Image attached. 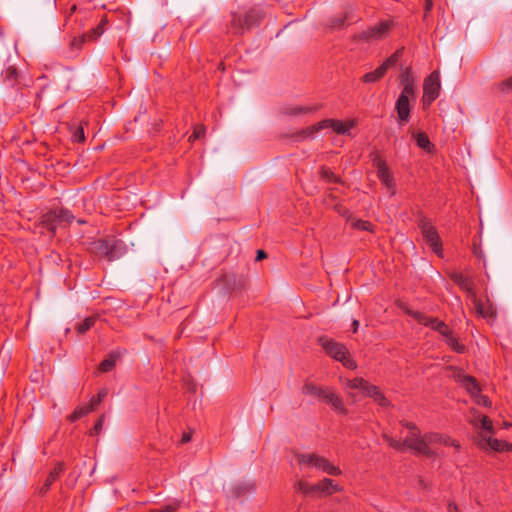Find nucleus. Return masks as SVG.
<instances>
[{
    "instance_id": "obj_18",
    "label": "nucleus",
    "mask_w": 512,
    "mask_h": 512,
    "mask_svg": "<svg viewBox=\"0 0 512 512\" xmlns=\"http://www.w3.org/2000/svg\"><path fill=\"white\" fill-rule=\"evenodd\" d=\"M42 224L50 233L55 234L56 228L60 226L55 210H51L42 216Z\"/></svg>"
},
{
    "instance_id": "obj_58",
    "label": "nucleus",
    "mask_w": 512,
    "mask_h": 512,
    "mask_svg": "<svg viewBox=\"0 0 512 512\" xmlns=\"http://www.w3.org/2000/svg\"><path fill=\"white\" fill-rule=\"evenodd\" d=\"M411 425H414V424H413V423H410V422H406V423L404 424V426H405L407 429H409V431H410V432H411Z\"/></svg>"
},
{
    "instance_id": "obj_30",
    "label": "nucleus",
    "mask_w": 512,
    "mask_h": 512,
    "mask_svg": "<svg viewBox=\"0 0 512 512\" xmlns=\"http://www.w3.org/2000/svg\"><path fill=\"white\" fill-rule=\"evenodd\" d=\"M55 213L60 225L69 224L74 220L73 214L68 209H55Z\"/></svg>"
},
{
    "instance_id": "obj_31",
    "label": "nucleus",
    "mask_w": 512,
    "mask_h": 512,
    "mask_svg": "<svg viewBox=\"0 0 512 512\" xmlns=\"http://www.w3.org/2000/svg\"><path fill=\"white\" fill-rule=\"evenodd\" d=\"M96 322V317L94 316H89L87 318H85L83 321L79 322L76 326H75V330L79 333V334H84L86 333L91 327L94 326Z\"/></svg>"
},
{
    "instance_id": "obj_12",
    "label": "nucleus",
    "mask_w": 512,
    "mask_h": 512,
    "mask_svg": "<svg viewBox=\"0 0 512 512\" xmlns=\"http://www.w3.org/2000/svg\"><path fill=\"white\" fill-rule=\"evenodd\" d=\"M395 109L397 111L398 123L400 125L406 124L410 119V99L406 98L404 95H399L395 104Z\"/></svg>"
},
{
    "instance_id": "obj_37",
    "label": "nucleus",
    "mask_w": 512,
    "mask_h": 512,
    "mask_svg": "<svg viewBox=\"0 0 512 512\" xmlns=\"http://www.w3.org/2000/svg\"><path fill=\"white\" fill-rule=\"evenodd\" d=\"M402 90L400 95H404L408 99H416V86L415 85H401Z\"/></svg>"
},
{
    "instance_id": "obj_45",
    "label": "nucleus",
    "mask_w": 512,
    "mask_h": 512,
    "mask_svg": "<svg viewBox=\"0 0 512 512\" xmlns=\"http://www.w3.org/2000/svg\"><path fill=\"white\" fill-rule=\"evenodd\" d=\"M345 18L344 17H336L330 20L329 27L330 28H340L344 25Z\"/></svg>"
},
{
    "instance_id": "obj_33",
    "label": "nucleus",
    "mask_w": 512,
    "mask_h": 512,
    "mask_svg": "<svg viewBox=\"0 0 512 512\" xmlns=\"http://www.w3.org/2000/svg\"><path fill=\"white\" fill-rule=\"evenodd\" d=\"M445 342L453 351L457 353H463L465 351V346L460 344L458 339L455 338L452 333L445 338Z\"/></svg>"
},
{
    "instance_id": "obj_54",
    "label": "nucleus",
    "mask_w": 512,
    "mask_h": 512,
    "mask_svg": "<svg viewBox=\"0 0 512 512\" xmlns=\"http://www.w3.org/2000/svg\"><path fill=\"white\" fill-rule=\"evenodd\" d=\"M191 440V435L189 433H183L181 438V443H187Z\"/></svg>"
},
{
    "instance_id": "obj_49",
    "label": "nucleus",
    "mask_w": 512,
    "mask_h": 512,
    "mask_svg": "<svg viewBox=\"0 0 512 512\" xmlns=\"http://www.w3.org/2000/svg\"><path fill=\"white\" fill-rule=\"evenodd\" d=\"M74 140L77 142H83L85 140L84 130L83 127H78L76 131L74 132Z\"/></svg>"
},
{
    "instance_id": "obj_57",
    "label": "nucleus",
    "mask_w": 512,
    "mask_h": 512,
    "mask_svg": "<svg viewBox=\"0 0 512 512\" xmlns=\"http://www.w3.org/2000/svg\"><path fill=\"white\" fill-rule=\"evenodd\" d=\"M432 5H433V3H432V1H431V0H426V5H425V9H426V11L431 10Z\"/></svg>"
},
{
    "instance_id": "obj_42",
    "label": "nucleus",
    "mask_w": 512,
    "mask_h": 512,
    "mask_svg": "<svg viewBox=\"0 0 512 512\" xmlns=\"http://www.w3.org/2000/svg\"><path fill=\"white\" fill-rule=\"evenodd\" d=\"M104 423V416H101L95 423L94 427L91 429V435H98L102 431Z\"/></svg>"
},
{
    "instance_id": "obj_55",
    "label": "nucleus",
    "mask_w": 512,
    "mask_h": 512,
    "mask_svg": "<svg viewBox=\"0 0 512 512\" xmlns=\"http://www.w3.org/2000/svg\"><path fill=\"white\" fill-rule=\"evenodd\" d=\"M358 327H359V321H358V320H354V321L352 322V331H353L354 333H356V332H357V330H358Z\"/></svg>"
},
{
    "instance_id": "obj_19",
    "label": "nucleus",
    "mask_w": 512,
    "mask_h": 512,
    "mask_svg": "<svg viewBox=\"0 0 512 512\" xmlns=\"http://www.w3.org/2000/svg\"><path fill=\"white\" fill-rule=\"evenodd\" d=\"M317 488H320L322 494L331 495L341 491V487L330 478H324L317 483Z\"/></svg>"
},
{
    "instance_id": "obj_29",
    "label": "nucleus",
    "mask_w": 512,
    "mask_h": 512,
    "mask_svg": "<svg viewBox=\"0 0 512 512\" xmlns=\"http://www.w3.org/2000/svg\"><path fill=\"white\" fill-rule=\"evenodd\" d=\"M118 356L114 353L109 354L107 358L102 360L99 364V370L101 372H110L116 365Z\"/></svg>"
},
{
    "instance_id": "obj_38",
    "label": "nucleus",
    "mask_w": 512,
    "mask_h": 512,
    "mask_svg": "<svg viewBox=\"0 0 512 512\" xmlns=\"http://www.w3.org/2000/svg\"><path fill=\"white\" fill-rule=\"evenodd\" d=\"M321 177L328 182H338V177L328 168H321Z\"/></svg>"
},
{
    "instance_id": "obj_25",
    "label": "nucleus",
    "mask_w": 512,
    "mask_h": 512,
    "mask_svg": "<svg viewBox=\"0 0 512 512\" xmlns=\"http://www.w3.org/2000/svg\"><path fill=\"white\" fill-rule=\"evenodd\" d=\"M93 411V405L77 406L75 410L68 416L70 422H75Z\"/></svg>"
},
{
    "instance_id": "obj_5",
    "label": "nucleus",
    "mask_w": 512,
    "mask_h": 512,
    "mask_svg": "<svg viewBox=\"0 0 512 512\" xmlns=\"http://www.w3.org/2000/svg\"><path fill=\"white\" fill-rule=\"evenodd\" d=\"M319 342L329 356L341 362L348 369H356L357 364L350 358L349 351L345 345L327 337H321Z\"/></svg>"
},
{
    "instance_id": "obj_40",
    "label": "nucleus",
    "mask_w": 512,
    "mask_h": 512,
    "mask_svg": "<svg viewBox=\"0 0 512 512\" xmlns=\"http://www.w3.org/2000/svg\"><path fill=\"white\" fill-rule=\"evenodd\" d=\"M108 395L107 389H101L96 396H93L91 399L90 405H93V409L99 405L103 399Z\"/></svg>"
},
{
    "instance_id": "obj_52",
    "label": "nucleus",
    "mask_w": 512,
    "mask_h": 512,
    "mask_svg": "<svg viewBox=\"0 0 512 512\" xmlns=\"http://www.w3.org/2000/svg\"><path fill=\"white\" fill-rule=\"evenodd\" d=\"M477 398H478V400H477L478 404H482V405H488L489 404V400H488V398L486 396H482V395L479 394V396Z\"/></svg>"
},
{
    "instance_id": "obj_4",
    "label": "nucleus",
    "mask_w": 512,
    "mask_h": 512,
    "mask_svg": "<svg viewBox=\"0 0 512 512\" xmlns=\"http://www.w3.org/2000/svg\"><path fill=\"white\" fill-rule=\"evenodd\" d=\"M299 465L316 468L328 475L339 476L342 471L339 467L332 464L327 458L316 453H301L296 455Z\"/></svg>"
},
{
    "instance_id": "obj_9",
    "label": "nucleus",
    "mask_w": 512,
    "mask_h": 512,
    "mask_svg": "<svg viewBox=\"0 0 512 512\" xmlns=\"http://www.w3.org/2000/svg\"><path fill=\"white\" fill-rule=\"evenodd\" d=\"M391 29L390 21H382L377 25L369 27L367 30L354 36L356 40L364 42H374L386 37Z\"/></svg>"
},
{
    "instance_id": "obj_6",
    "label": "nucleus",
    "mask_w": 512,
    "mask_h": 512,
    "mask_svg": "<svg viewBox=\"0 0 512 512\" xmlns=\"http://www.w3.org/2000/svg\"><path fill=\"white\" fill-rule=\"evenodd\" d=\"M91 250L96 256L114 261L123 254V243L115 239H99L91 244Z\"/></svg>"
},
{
    "instance_id": "obj_21",
    "label": "nucleus",
    "mask_w": 512,
    "mask_h": 512,
    "mask_svg": "<svg viewBox=\"0 0 512 512\" xmlns=\"http://www.w3.org/2000/svg\"><path fill=\"white\" fill-rule=\"evenodd\" d=\"M324 389L313 382H306L301 391L304 395L312 396L314 398L320 399L322 394L324 393Z\"/></svg>"
},
{
    "instance_id": "obj_44",
    "label": "nucleus",
    "mask_w": 512,
    "mask_h": 512,
    "mask_svg": "<svg viewBox=\"0 0 512 512\" xmlns=\"http://www.w3.org/2000/svg\"><path fill=\"white\" fill-rule=\"evenodd\" d=\"M436 331L444 338L448 337L452 333V330L444 322L438 324V329Z\"/></svg>"
},
{
    "instance_id": "obj_43",
    "label": "nucleus",
    "mask_w": 512,
    "mask_h": 512,
    "mask_svg": "<svg viewBox=\"0 0 512 512\" xmlns=\"http://www.w3.org/2000/svg\"><path fill=\"white\" fill-rule=\"evenodd\" d=\"M499 88L502 92L512 91V77H509L499 84Z\"/></svg>"
},
{
    "instance_id": "obj_8",
    "label": "nucleus",
    "mask_w": 512,
    "mask_h": 512,
    "mask_svg": "<svg viewBox=\"0 0 512 512\" xmlns=\"http://www.w3.org/2000/svg\"><path fill=\"white\" fill-rule=\"evenodd\" d=\"M419 227L425 243L435 252L438 256L442 255V241L436 228L426 219H421Z\"/></svg>"
},
{
    "instance_id": "obj_13",
    "label": "nucleus",
    "mask_w": 512,
    "mask_h": 512,
    "mask_svg": "<svg viewBox=\"0 0 512 512\" xmlns=\"http://www.w3.org/2000/svg\"><path fill=\"white\" fill-rule=\"evenodd\" d=\"M320 400L331 405L333 409L339 413L346 414L347 409L344 407L342 399L336 395L331 388H325Z\"/></svg>"
},
{
    "instance_id": "obj_41",
    "label": "nucleus",
    "mask_w": 512,
    "mask_h": 512,
    "mask_svg": "<svg viewBox=\"0 0 512 512\" xmlns=\"http://www.w3.org/2000/svg\"><path fill=\"white\" fill-rule=\"evenodd\" d=\"M384 438L385 441L389 444V446L393 447L396 450H402L405 447L404 442L398 441L387 435H385Z\"/></svg>"
},
{
    "instance_id": "obj_27",
    "label": "nucleus",
    "mask_w": 512,
    "mask_h": 512,
    "mask_svg": "<svg viewBox=\"0 0 512 512\" xmlns=\"http://www.w3.org/2000/svg\"><path fill=\"white\" fill-rule=\"evenodd\" d=\"M349 223L353 229L373 232V225L369 221L362 219H349Z\"/></svg>"
},
{
    "instance_id": "obj_36",
    "label": "nucleus",
    "mask_w": 512,
    "mask_h": 512,
    "mask_svg": "<svg viewBox=\"0 0 512 512\" xmlns=\"http://www.w3.org/2000/svg\"><path fill=\"white\" fill-rule=\"evenodd\" d=\"M416 143L420 148L426 150H429L431 146L428 136L423 132H420L416 135Z\"/></svg>"
},
{
    "instance_id": "obj_48",
    "label": "nucleus",
    "mask_w": 512,
    "mask_h": 512,
    "mask_svg": "<svg viewBox=\"0 0 512 512\" xmlns=\"http://www.w3.org/2000/svg\"><path fill=\"white\" fill-rule=\"evenodd\" d=\"M312 111L309 107H295L287 110L288 114L294 115V114H300V113H307Z\"/></svg>"
},
{
    "instance_id": "obj_39",
    "label": "nucleus",
    "mask_w": 512,
    "mask_h": 512,
    "mask_svg": "<svg viewBox=\"0 0 512 512\" xmlns=\"http://www.w3.org/2000/svg\"><path fill=\"white\" fill-rule=\"evenodd\" d=\"M179 507H180L179 502H173V503L167 504L163 507L153 509V510H151V512H177Z\"/></svg>"
},
{
    "instance_id": "obj_23",
    "label": "nucleus",
    "mask_w": 512,
    "mask_h": 512,
    "mask_svg": "<svg viewBox=\"0 0 512 512\" xmlns=\"http://www.w3.org/2000/svg\"><path fill=\"white\" fill-rule=\"evenodd\" d=\"M385 74H386L385 68L381 67V65H380L374 71L366 73L362 77V81L365 83H374V82L381 80Z\"/></svg>"
},
{
    "instance_id": "obj_16",
    "label": "nucleus",
    "mask_w": 512,
    "mask_h": 512,
    "mask_svg": "<svg viewBox=\"0 0 512 512\" xmlns=\"http://www.w3.org/2000/svg\"><path fill=\"white\" fill-rule=\"evenodd\" d=\"M64 466L62 463H58L49 473L47 476L44 485L40 489V493L44 494L46 493L51 485L59 478L60 474L63 472Z\"/></svg>"
},
{
    "instance_id": "obj_46",
    "label": "nucleus",
    "mask_w": 512,
    "mask_h": 512,
    "mask_svg": "<svg viewBox=\"0 0 512 512\" xmlns=\"http://www.w3.org/2000/svg\"><path fill=\"white\" fill-rule=\"evenodd\" d=\"M439 435L442 437V439L436 441L435 443H440V444H443L445 446L452 445V446H455L456 448L459 447V444H457L454 440L450 439L449 437H447L445 435H442V434H439Z\"/></svg>"
},
{
    "instance_id": "obj_1",
    "label": "nucleus",
    "mask_w": 512,
    "mask_h": 512,
    "mask_svg": "<svg viewBox=\"0 0 512 512\" xmlns=\"http://www.w3.org/2000/svg\"><path fill=\"white\" fill-rule=\"evenodd\" d=\"M469 422L477 429L478 432V443L481 448L492 449L497 452L508 450V443L502 440L493 438L494 427L491 419L477 411H472V417Z\"/></svg>"
},
{
    "instance_id": "obj_47",
    "label": "nucleus",
    "mask_w": 512,
    "mask_h": 512,
    "mask_svg": "<svg viewBox=\"0 0 512 512\" xmlns=\"http://www.w3.org/2000/svg\"><path fill=\"white\" fill-rule=\"evenodd\" d=\"M309 483L306 482V481H303V480H300L299 482H297L296 484V489L306 495L309 494Z\"/></svg>"
},
{
    "instance_id": "obj_26",
    "label": "nucleus",
    "mask_w": 512,
    "mask_h": 512,
    "mask_svg": "<svg viewBox=\"0 0 512 512\" xmlns=\"http://www.w3.org/2000/svg\"><path fill=\"white\" fill-rule=\"evenodd\" d=\"M368 396L372 397L374 401L381 407H388L390 405L389 400L382 394L379 388L375 385L373 386V388H370V393Z\"/></svg>"
},
{
    "instance_id": "obj_28",
    "label": "nucleus",
    "mask_w": 512,
    "mask_h": 512,
    "mask_svg": "<svg viewBox=\"0 0 512 512\" xmlns=\"http://www.w3.org/2000/svg\"><path fill=\"white\" fill-rule=\"evenodd\" d=\"M231 26L236 34H242L245 30H248L244 18L235 13L232 14Z\"/></svg>"
},
{
    "instance_id": "obj_2",
    "label": "nucleus",
    "mask_w": 512,
    "mask_h": 512,
    "mask_svg": "<svg viewBox=\"0 0 512 512\" xmlns=\"http://www.w3.org/2000/svg\"><path fill=\"white\" fill-rule=\"evenodd\" d=\"M441 439L442 437L438 433H427L421 436L416 425H411V432L403 442L405 447L414 450L417 454L432 457L434 452L430 445Z\"/></svg>"
},
{
    "instance_id": "obj_14",
    "label": "nucleus",
    "mask_w": 512,
    "mask_h": 512,
    "mask_svg": "<svg viewBox=\"0 0 512 512\" xmlns=\"http://www.w3.org/2000/svg\"><path fill=\"white\" fill-rule=\"evenodd\" d=\"M410 315L421 325L431 328L436 331L438 329V324H441L443 321L438 318L428 316L422 312L414 311L411 312Z\"/></svg>"
},
{
    "instance_id": "obj_7",
    "label": "nucleus",
    "mask_w": 512,
    "mask_h": 512,
    "mask_svg": "<svg viewBox=\"0 0 512 512\" xmlns=\"http://www.w3.org/2000/svg\"><path fill=\"white\" fill-rule=\"evenodd\" d=\"M441 89L440 83V74L438 71H433L430 75H428L423 83V105L424 107H429L432 102H434L439 94Z\"/></svg>"
},
{
    "instance_id": "obj_20",
    "label": "nucleus",
    "mask_w": 512,
    "mask_h": 512,
    "mask_svg": "<svg viewBox=\"0 0 512 512\" xmlns=\"http://www.w3.org/2000/svg\"><path fill=\"white\" fill-rule=\"evenodd\" d=\"M263 17L262 12L259 9L252 8L243 17L245 20V25L247 29H250L254 26L259 25L261 19Z\"/></svg>"
},
{
    "instance_id": "obj_10",
    "label": "nucleus",
    "mask_w": 512,
    "mask_h": 512,
    "mask_svg": "<svg viewBox=\"0 0 512 512\" xmlns=\"http://www.w3.org/2000/svg\"><path fill=\"white\" fill-rule=\"evenodd\" d=\"M373 165L377 168V176L381 183L391 190V194L395 193V182L392 173L390 172L385 160L379 155H375L373 158Z\"/></svg>"
},
{
    "instance_id": "obj_50",
    "label": "nucleus",
    "mask_w": 512,
    "mask_h": 512,
    "mask_svg": "<svg viewBox=\"0 0 512 512\" xmlns=\"http://www.w3.org/2000/svg\"><path fill=\"white\" fill-rule=\"evenodd\" d=\"M204 127H196L194 129V132L192 133V135L189 137V140H196V139H199L203 134H204Z\"/></svg>"
},
{
    "instance_id": "obj_32",
    "label": "nucleus",
    "mask_w": 512,
    "mask_h": 512,
    "mask_svg": "<svg viewBox=\"0 0 512 512\" xmlns=\"http://www.w3.org/2000/svg\"><path fill=\"white\" fill-rule=\"evenodd\" d=\"M106 23V19H102L100 24L91 29L89 32L83 35V40H95L104 32V24Z\"/></svg>"
},
{
    "instance_id": "obj_22",
    "label": "nucleus",
    "mask_w": 512,
    "mask_h": 512,
    "mask_svg": "<svg viewBox=\"0 0 512 512\" xmlns=\"http://www.w3.org/2000/svg\"><path fill=\"white\" fill-rule=\"evenodd\" d=\"M470 299L473 301L475 310L480 316L484 318L492 316L493 310L490 304L483 303L481 300L477 299L476 295L475 298Z\"/></svg>"
},
{
    "instance_id": "obj_53",
    "label": "nucleus",
    "mask_w": 512,
    "mask_h": 512,
    "mask_svg": "<svg viewBox=\"0 0 512 512\" xmlns=\"http://www.w3.org/2000/svg\"><path fill=\"white\" fill-rule=\"evenodd\" d=\"M267 257V254L263 250H258L256 255V261H260Z\"/></svg>"
},
{
    "instance_id": "obj_56",
    "label": "nucleus",
    "mask_w": 512,
    "mask_h": 512,
    "mask_svg": "<svg viewBox=\"0 0 512 512\" xmlns=\"http://www.w3.org/2000/svg\"><path fill=\"white\" fill-rule=\"evenodd\" d=\"M448 512H457V506L450 503L448 506Z\"/></svg>"
},
{
    "instance_id": "obj_35",
    "label": "nucleus",
    "mask_w": 512,
    "mask_h": 512,
    "mask_svg": "<svg viewBox=\"0 0 512 512\" xmlns=\"http://www.w3.org/2000/svg\"><path fill=\"white\" fill-rule=\"evenodd\" d=\"M401 85H415L414 77L411 73L410 68H406L400 75Z\"/></svg>"
},
{
    "instance_id": "obj_11",
    "label": "nucleus",
    "mask_w": 512,
    "mask_h": 512,
    "mask_svg": "<svg viewBox=\"0 0 512 512\" xmlns=\"http://www.w3.org/2000/svg\"><path fill=\"white\" fill-rule=\"evenodd\" d=\"M449 276H450V279L456 285H458L461 290H463L464 292L467 293L468 298H475V294H476L475 284H474V280L471 277L466 276L463 273L456 272V271L450 273Z\"/></svg>"
},
{
    "instance_id": "obj_34",
    "label": "nucleus",
    "mask_w": 512,
    "mask_h": 512,
    "mask_svg": "<svg viewBox=\"0 0 512 512\" xmlns=\"http://www.w3.org/2000/svg\"><path fill=\"white\" fill-rule=\"evenodd\" d=\"M402 56V49H398L396 50L390 57H388L382 64H381V67H384L385 68V72H387V70L394 66L400 59V57Z\"/></svg>"
},
{
    "instance_id": "obj_3",
    "label": "nucleus",
    "mask_w": 512,
    "mask_h": 512,
    "mask_svg": "<svg viewBox=\"0 0 512 512\" xmlns=\"http://www.w3.org/2000/svg\"><path fill=\"white\" fill-rule=\"evenodd\" d=\"M354 121L342 122L340 120L325 119L314 125L302 129L298 133V137L302 140L313 138L319 131L325 128H332L337 134L349 135L350 129L354 127Z\"/></svg>"
},
{
    "instance_id": "obj_15",
    "label": "nucleus",
    "mask_w": 512,
    "mask_h": 512,
    "mask_svg": "<svg viewBox=\"0 0 512 512\" xmlns=\"http://www.w3.org/2000/svg\"><path fill=\"white\" fill-rule=\"evenodd\" d=\"M374 385L370 384L363 378H354L346 381V388L349 390H358L362 392L364 395H369L370 388H373Z\"/></svg>"
},
{
    "instance_id": "obj_51",
    "label": "nucleus",
    "mask_w": 512,
    "mask_h": 512,
    "mask_svg": "<svg viewBox=\"0 0 512 512\" xmlns=\"http://www.w3.org/2000/svg\"><path fill=\"white\" fill-rule=\"evenodd\" d=\"M317 493H321L320 488H317V483L313 484V485L310 484L308 495L317 494Z\"/></svg>"
},
{
    "instance_id": "obj_24",
    "label": "nucleus",
    "mask_w": 512,
    "mask_h": 512,
    "mask_svg": "<svg viewBox=\"0 0 512 512\" xmlns=\"http://www.w3.org/2000/svg\"><path fill=\"white\" fill-rule=\"evenodd\" d=\"M18 70L15 66H8L3 72V80L9 86H14L18 82Z\"/></svg>"
},
{
    "instance_id": "obj_17",
    "label": "nucleus",
    "mask_w": 512,
    "mask_h": 512,
    "mask_svg": "<svg viewBox=\"0 0 512 512\" xmlns=\"http://www.w3.org/2000/svg\"><path fill=\"white\" fill-rule=\"evenodd\" d=\"M459 381L462 383L464 388L472 397H478L480 393V387L476 379L472 376L463 375Z\"/></svg>"
},
{
    "instance_id": "obj_59",
    "label": "nucleus",
    "mask_w": 512,
    "mask_h": 512,
    "mask_svg": "<svg viewBox=\"0 0 512 512\" xmlns=\"http://www.w3.org/2000/svg\"><path fill=\"white\" fill-rule=\"evenodd\" d=\"M419 485L422 486V487H426V485L424 484L423 480H419Z\"/></svg>"
}]
</instances>
